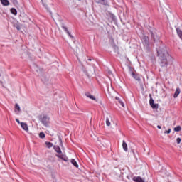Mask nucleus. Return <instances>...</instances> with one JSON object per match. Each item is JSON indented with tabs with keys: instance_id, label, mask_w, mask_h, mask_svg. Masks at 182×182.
<instances>
[{
	"instance_id": "nucleus-22",
	"label": "nucleus",
	"mask_w": 182,
	"mask_h": 182,
	"mask_svg": "<svg viewBox=\"0 0 182 182\" xmlns=\"http://www.w3.org/2000/svg\"><path fill=\"white\" fill-rule=\"evenodd\" d=\"M60 146L62 147L63 150H65V148L63 147V143L62 142V139H60Z\"/></svg>"
},
{
	"instance_id": "nucleus-1",
	"label": "nucleus",
	"mask_w": 182,
	"mask_h": 182,
	"mask_svg": "<svg viewBox=\"0 0 182 182\" xmlns=\"http://www.w3.org/2000/svg\"><path fill=\"white\" fill-rule=\"evenodd\" d=\"M157 53L161 60V66H167V58H169L168 53L167 52V50H158Z\"/></svg>"
},
{
	"instance_id": "nucleus-23",
	"label": "nucleus",
	"mask_w": 182,
	"mask_h": 182,
	"mask_svg": "<svg viewBox=\"0 0 182 182\" xmlns=\"http://www.w3.org/2000/svg\"><path fill=\"white\" fill-rule=\"evenodd\" d=\"M170 133H171V129H168V131H165V132H164V134H170Z\"/></svg>"
},
{
	"instance_id": "nucleus-6",
	"label": "nucleus",
	"mask_w": 182,
	"mask_h": 182,
	"mask_svg": "<svg viewBox=\"0 0 182 182\" xmlns=\"http://www.w3.org/2000/svg\"><path fill=\"white\" fill-rule=\"evenodd\" d=\"M141 41H142L143 44L145 46H147L149 45V37L144 36V37L141 38Z\"/></svg>"
},
{
	"instance_id": "nucleus-15",
	"label": "nucleus",
	"mask_w": 182,
	"mask_h": 182,
	"mask_svg": "<svg viewBox=\"0 0 182 182\" xmlns=\"http://www.w3.org/2000/svg\"><path fill=\"white\" fill-rule=\"evenodd\" d=\"M46 146L48 149H51V147H53V144L49 141L46 142Z\"/></svg>"
},
{
	"instance_id": "nucleus-5",
	"label": "nucleus",
	"mask_w": 182,
	"mask_h": 182,
	"mask_svg": "<svg viewBox=\"0 0 182 182\" xmlns=\"http://www.w3.org/2000/svg\"><path fill=\"white\" fill-rule=\"evenodd\" d=\"M149 105L152 107V109H159V105L154 103V100L152 98L149 100Z\"/></svg>"
},
{
	"instance_id": "nucleus-2",
	"label": "nucleus",
	"mask_w": 182,
	"mask_h": 182,
	"mask_svg": "<svg viewBox=\"0 0 182 182\" xmlns=\"http://www.w3.org/2000/svg\"><path fill=\"white\" fill-rule=\"evenodd\" d=\"M53 149L57 153L55 155L56 157L60 159V160H63V161H68L69 158H68V156H66L65 154L62 153V150L60 149V147H59V146L55 145L53 146Z\"/></svg>"
},
{
	"instance_id": "nucleus-16",
	"label": "nucleus",
	"mask_w": 182,
	"mask_h": 182,
	"mask_svg": "<svg viewBox=\"0 0 182 182\" xmlns=\"http://www.w3.org/2000/svg\"><path fill=\"white\" fill-rule=\"evenodd\" d=\"M132 76L134 77V79H136V80H140V77L136 75L134 73H132Z\"/></svg>"
},
{
	"instance_id": "nucleus-19",
	"label": "nucleus",
	"mask_w": 182,
	"mask_h": 182,
	"mask_svg": "<svg viewBox=\"0 0 182 182\" xmlns=\"http://www.w3.org/2000/svg\"><path fill=\"white\" fill-rule=\"evenodd\" d=\"M174 132H181V126H177L176 127L174 128Z\"/></svg>"
},
{
	"instance_id": "nucleus-9",
	"label": "nucleus",
	"mask_w": 182,
	"mask_h": 182,
	"mask_svg": "<svg viewBox=\"0 0 182 182\" xmlns=\"http://www.w3.org/2000/svg\"><path fill=\"white\" fill-rule=\"evenodd\" d=\"M181 92V91L180 90V88H176L175 93L173 95V97L176 99L178 97V95H180V93Z\"/></svg>"
},
{
	"instance_id": "nucleus-29",
	"label": "nucleus",
	"mask_w": 182,
	"mask_h": 182,
	"mask_svg": "<svg viewBox=\"0 0 182 182\" xmlns=\"http://www.w3.org/2000/svg\"><path fill=\"white\" fill-rule=\"evenodd\" d=\"M117 100H119V97H116Z\"/></svg>"
},
{
	"instance_id": "nucleus-28",
	"label": "nucleus",
	"mask_w": 182,
	"mask_h": 182,
	"mask_svg": "<svg viewBox=\"0 0 182 182\" xmlns=\"http://www.w3.org/2000/svg\"><path fill=\"white\" fill-rule=\"evenodd\" d=\"M23 22H25V20H22Z\"/></svg>"
},
{
	"instance_id": "nucleus-3",
	"label": "nucleus",
	"mask_w": 182,
	"mask_h": 182,
	"mask_svg": "<svg viewBox=\"0 0 182 182\" xmlns=\"http://www.w3.org/2000/svg\"><path fill=\"white\" fill-rule=\"evenodd\" d=\"M41 122L43 124V126H46V127H49V124L50 123V118H49V117L44 116L41 119Z\"/></svg>"
},
{
	"instance_id": "nucleus-27",
	"label": "nucleus",
	"mask_w": 182,
	"mask_h": 182,
	"mask_svg": "<svg viewBox=\"0 0 182 182\" xmlns=\"http://www.w3.org/2000/svg\"><path fill=\"white\" fill-rule=\"evenodd\" d=\"M157 127H158V129H161V126H160V125H158Z\"/></svg>"
},
{
	"instance_id": "nucleus-30",
	"label": "nucleus",
	"mask_w": 182,
	"mask_h": 182,
	"mask_svg": "<svg viewBox=\"0 0 182 182\" xmlns=\"http://www.w3.org/2000/svg\"><path fill=\"white\" fill-rule=\"evenodd\" d=\"M17 29H19V27H17Z\"/></svg>"
},
{
	"instance_id": "nucleus-24",
	"label": "nucleus",
	"mask_w": 182,
	"mask_h": 182,
	"mask_svg": "<svg viewBox=\"0 0 182 182\" xmlns=\"http://www.w3.org/2000/svg\"><path fill=\"white\" fill-rule=\"evenodd\" d=\"M176 143H177V144H180V143H181V138H177Z\"/></svg>"
},
{
	"instance_id": "nucleus-17",
	"label": "nucleus",
	"mask_w": 182,
	"mask_h": 182,
	"mask_svg": "<svg viewBox=\"0 0 182 182\" xmlns=\"http://www.w3.org/2000/svg\"><path fill=\"white\" fill-rule=\"evenodd\" d=\"M10 11L13 14V15H18V11H16L15 8L11 9Z\"/></svg>"
},
{
	"instance_id": "nucleus-20",
	"label": "nucleus",
	"mask_w": 182,
	"mask_h": 182,
	"mask_svg": "<svg viewBox=\"0 0 182 182\" xmlns=\"http://www.w3.org/2000/svg\"><path fill=\"white\" fill-rule=\"evenodd\" d=\"M39 137H40L41 139H45V133L41 132V133L39 134Z\"/></svg>"
},
{
	"instance_id": "nucleus-12",
	"label": "nucleus",
	"mask_w": 182,
	"mask_h": 182,
	"mask_svg": "<svg viewBox=\"0 0 182 182\" xmlns=\"http://www.w3.org/2000/svg\"><path fill=\"white\" fill-rule=\"evenodd\" d=\"M85 96H87V97H89V99H91L92 100H96V97H95V96L92 95L89 92L85 93Z\"/></svg>"
},
{
	"instance_id": "nucleus-18",
	"label": "nucleus",
	"mask_w": 182,
	"mask_h": 182,
	"mask_svg": "<svg viewBox=\"0 0 182 182\" xmlns=\"http://www.w3.org/2000/svg\"><path fill=\"white\" fill-rule=\"evenodd\" d=\"M95 1L98 4H102L103 5H106V1L105 0H95Z\"/></svg>"
},
{
	"instance_id": "nucleus-14",
	"label": "nucleus",
	"mask_w": 182,
	"mask_h": 182,
	"mask_svg": "<svg viewBox=\"0 0 182 182\" xmlns=\"http://www.w3.org/2000/svg\"><path fill=\"white\" fill-rule=\"evenodd\" d=\"M4 6H8L9 5V1L8 0H0Z\"/></svg>"
},
{
	"instance_id": "nucleus-31",
	"label": "nucleus",
	"mask_w": 182,
	"mask_h": 182,
	"mask_svg": "<svg viewBox=\"0 0 182 182\" xmlns=\"http://www.w3.org/2000/svg\"><path fill=\"white\" fill-rule=\"evenodd\" d=\"M89 60H92L91 59H89Z\"/></svg>"
},
{
	"instance_id": "nucleus-10",
	"label": "nucleus",
	"mask_w": 182,
	"mask_h": 182,
	"mask_svg": "<svg viewBox=\"0 0 182 182\" xmlns=\"http://www.w3.org/2000/svg\"><path fill=\"white\" fill-rule=\"evenodd\" d=\"M70 163L73 164V166H74V167H76V168H79V164H77V162L76 161V160L72 159L70 160Z\"/></svg>"
},
{
	"instance_id": "nucleus-21",
	"label": "nucleus",
	"mask_w": 182,
	"mask_h": 182,
	"mask_svg": "<svg viewBox=\"0 0 182 182\" xmlns=\"http://www.w3.org/2000/svg\"><path fill=\"white\" fill-rule=\"evenodd\" d=\"M106 125L107 126H110V120L109 119V118L106 119Z\"/></svg>"
},
{
	"instance_id": "nucleus-11",
	"label": "nucleus",
	"mask_w": 182,
	"mask_h": 182,
	"mask_svg": "<svg viewBox=\"0 0 182 182\" xmlns=\"http://www.w3.org/2000/svg\"><path fill=\"white\" fill-rule=\"evenodd\" d=\"M62 28H63V29H64L65 32H66L68 33V36H70V38H71V39H73V36L70 35L69 30H68V28L66 27H65L64 26H63Z\"/></svg>"
},
{
	"instance_id": "nucleus-25",
	"label": "nucleus",
	"mask_w": 182,
	"mask_h": 182,
	"mask_svg": "<svg viewBox=\"0 0 182 182\" xmlns=\"http://www.w3.org/2000/svg\"><path fill=\"white\" fill-rule=\"evenodd\" d=\"M119 102L121 106H122V107H124V103H123V102H122L120 100Z\"/></svg>"
},
{
	"instance_id": "nucleus-4",
	"label": "nucleus",
	"mask_w": 182,
	"mask_h": 182,
	"mask_svg": "<svg viewBox=\"0 0 182 182\" xmlns=\"http://www.w3.org/2000/svg\"><path fill=\"white\" fill-rule=\"evenodd\" d=\"M21 127L23 129V130H24V132H26V133H29V127H28L27 123H21Z\"/></svg>"
},
{
	"instance_id": "nucleus-7",
	"label": "nucleus",
	"mask_w": 182,
	"mask_h": 182,
	"mask_svg": "<svg viewBox=\"0 0 182 182\" xmlns=\"http://www.w3.org/2000/svg\"><path fill=\"white\" fill-rule=\"evenodd\" d=\"M14 112L16 113V114H19L21 113V106H19V104L16 103L15 105Z\"/></svg>"
},
{
	"instance_id": "nucleus-26",
	"label": "nucleus",
	"mask_w": 182,
	"mask_h": 182,
	"mask_svg": "<svg viewBox=\"0 0 182 182\" xmlns=\"http://www.w3.org/2000/svg\"><path fill=\"white\" fill-rule=\"evenodd\" d=\"M16 122L21 125V123H23V122H21V121H19V119H16Z\"/></svg>"
},
{
	"instance_id": "nucleus-13",
	"label": "nucleus",
	"mask_w": 182,
	"mask_h": 182,
	"mask_svg": "<svg viewBox=\"0 0 182 182\" xmlns=\"http://www.w3.org/2000/svg\"><path fill=\"white\" fill-rule=\"evenodd\" d=\"M122 148H123V150H124V151H127V150H128L127 144L126 143L125 141H122Z\"/></svg>"
},
{
	"instance_id": "nucleus-8",
	"label": "nucleus",
	"mask_w": 182,
	"mask_h": 182,
	"mask_svg": "<svg viewBox=\"0 0 182 182\" xmlns=\"http://www.w3.org/2000/svg\"><path fill=\"white\" fill-rule=\"evenodd\" d=\"M134 181L135 182H144V180L140 176H135L133 178Z\"/></svg>"
}]
</instances>
